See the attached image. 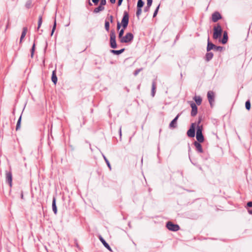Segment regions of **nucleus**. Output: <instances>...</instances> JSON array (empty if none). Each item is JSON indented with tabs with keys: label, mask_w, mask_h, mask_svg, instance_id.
I'll list each match as a JSON object with an SVG mask.
<instances>
[{
	"label": "nucleus",
	"mask_w": 252,
	"mask_h": 252,
	"mask_svg": "<svg viewBox=\"0 0 252 252\" xmlns=\"http://www.w3.org/2000/svg\"><path fill=\"white\" fill-rule=\"evenodd\" d=\"M129 22V15L127 11H124L123 17L122 19L121 24L122 29L119 32L118 37L120 40L123 37L125 30L127 28Z\"/></svg>",
	"instance_id": "obj_1"
},
{
	"label": "nucleus",
	"mask_w": 252,
	"mask_h": 252,
	"mask_svg": "<svg viewBox=\"0 0 252 252\" xmlns=\"http://www.w3.org/2000/svg\"><path fill=\"white\" fill-rule=\"evenodd\" d=\"M116 38L115 32L114 30H112L110 34V46L112 49H115L117 47Z\"/></svg>",
	"instance_id": "obj_2"
},
{
	"label": "nucleus",
	"mask_w": 252,
	"mask_h": 252,
	"mask_svg": "<svg viewBox=\"0 0 252 252\" xmlns=\"http://www.w3.org/2000/svg\"><path fill=\"white\" fill-rule=\"evenodd\" d=\"M222 30L221 26L218 24L216 26L214 27L213 38L217 39L221 36Z\"/></svg>",
	"instance_id": "obj_3"
},
{
	"label": "nucleus",
	"mask_w": 252,
	"mask_h": 252,
	"mask_svg": "<svg viewBox=\"0 0 252 252\" xmlns=\"http://www.w3.org/2000/svg\"><path fill=\"white\" fill-rule=\"evenodd\" d=\"M134 38L133 34L131 32H127L125 36L120 40L121 43H128L131 42Z\"/></svg>",
	"instance_id": "obj_4"
},
{
	"label": "nucleus",
	"mask_w": 252,
	"mask_h": 252,
	"mask_svg": "<svg viewBox=\"0 0 252 252\" xmlns=\"http://www.w3.org/2000/svg\"><path fill=\"white\" fill-rule=\"evenodd\" d=\"M166 227L171 231H177L180 229V226L179 225L174 224L171 221H168L166 223Z\"/></svg>",
	"instance_id": "obj_5"
},
{
	"label": "nucleus",
	"mask_w": 252,
	"mask_h": 252,
	"mask_svg": "<svg viewBox=\"0 0 252 252\" xmlns=\"http://www.w3.org/2000/svg\"><path fill=\"white\" fill-rule=\"evenodd\" d=\"M196 124L192 123L189 129L187 131V135L189 137H194L195 134Z\"/></svg>",
	"instance_id": "obj_6"
},
{
	"label": "nucleus",
	"mask_w": 252,
	"mask_h": 252,
	"mask_svg": "<svg viewBox=\"0 0 252 252\" xmlns=\"http://www.w3.org/2000/svg\"><path fill=\"white\" fill-rule=\"evenodd\" d=\"M6 182L9 184L10 187H12V174L11 170L5 171Z\"/></svg>",
	"instance_id": "obj_7"
},
{
	"label": "nucleus",
	"mask_w": 252,
	"mask_h": 252,
	"mask_svg": "<svg viewBox=\"0 0 252 252\" xmlns=\"http://www.w3.org/2000/svg\"><path fill=\"white\" fill-rule=\"evenodd\" d=\"M190 107L191 108V116L192 117H194L196 115L197 113V107L196 106V104H195L193 102L191 101L190 104Z\"/></svg>",
	"instance_id": "obj_8"
},
{
	"label": "nucleus",
	"mask_w": 252,
	"mask_h": 252,
	"mask_svg": "<svg viewBox=\"0 0 252 252\" xmlns=\"http://www.w3.org/2000/svg\"><path fill=\"white\" fill-rule=\"evenodd\" d=\"M180 114H178L175 118L170 122L169 127L170 128H175L177 126V120L179 117Z\"/></svg>",
	"instance_id": "obj_9"
},
{
	"label": "nucleus",
	"mask_w": 252,
	"mask_h": 252,
	"mask_svg": "<svg viewBox=\"0 0 252 252\" xmlns=\"http://www.w3.org/2000/svg\"><path fill=\"white\" fill-rule=\"evenodd\" d=\"M200 142L194 141L193 142V145L195 147V150L196 152L198 153H203V149L202 145L200 143Z\"/></svg>",
	"instance_id": "obj_10"
},
{
	"label": "nucleus",
	"mask_w": 252,
	"mask_h": 252,
	"mask_svg": "<svg viewBox=\"0 0 252 252\" xmlns=\"http://www.w3.org/2000/svg\"><path fill=\"white\" fill-rule=\"evenodd\" d=\"M207 98L211 106H212V102L214 101V93L213 91H210L208 92Z\"/></svg>",
	"instance_id": "obj_11"
},
{
	"label": "nucleus",
	"mask_w": 252,
	"mask_h": 252,
	"mask_svg": "<svg viewBox=\"0 0 252 252\" xmlns=\"http://www.w3.org/2000/svg\"><path fill=\"white\" fill-rule=\"evenodd\" d=\"M212 21L214 22H217L219 19L221 18V15L218 12H214L212 15Z\"/></svg>",
	"instance_id": "obj_12"
},
{
	"label": "nucleus",
	"mask_w": 252,
	"mask_h": 252,
	"mask_svg": "<svg viewBox=\"0 0 252 252\" xmlns=\"http://www.w3.org/2000/svg\"><path fill=\"white\" fill-rule=\"evenodd\" d=\"M99 239L101 241V242L102 243L103 246L109 251H112L111 248L109 245V244L105 241V240L102 238V237L100 235L99 236Z\"/></svg>",
	"instance_id": "obj_13"
},
{
	"label": "nucleus",
	"mask_w": 252,
	"mask_h": 252,
	"mask_svg": "<svg viewBox=\"0 0 252 252\" xmlns=\"http://www.w3.org/2000/svg\"><path fill=\"white\" fill-rule=\"evenodd\" d=\"M156 89V79H155L153 81L152 85L151 95L153 97H154L155 95Z\"/></svg>",
	"instance_id": "obj_14"
},
{
	"label": "nucleus",
	"mask_w": 252,
	"mask_h": 252,
	"mask_svg": "<svg viewBox=\"0 0 252 252\" xmlns=\"http://www.w3.org/2000/svg\"><path fill=\"white\" fill-rule=\"evenodd\" d=\"M215 47V45L212 43V42H210L209 38H208V43H207V52H209L211 50H214V48Z\"/></svg>",
	"instance_id": "obj_15"
},
{
	"label": "nucleus",
	"mask_w": 252,
	"mask_h": 252,
	"mask_svg": "<svg viewBox=\"0 0 252 252\" xmlns=\"http://www.w3.org/2000/svg\"><path fill=\"white\" fill-rule=\"evenodd\" d=\"M228 40V35L226 31H224L223 33V37L221 40V43L223 44L227 43Z\"/></svg>",
	"instance_id": "obj_16"
},
{
	"label": "nucleus",
	"mask_w": 252,
	"mask_h": 252,
	"mask_svg": "<svg viewBox=\"0 0 252 252\" xmlns=\"http://www.w3.org/2000/svg\"><path fill=\"white\" fill-rule=\"evenodd\" d=\"M214 54L212 52H208L205 55V60L207 62H209L211 60L213 57Z\"/></svg>",
	"instance_id": "obj_17"
},
{
	"label": "nucleus",
	"mask_w": 252,
	"mask_h": 252,
	"mask_svg": "<svg viewBox=\"0 0 252 252\" xmlns=\"http://www.w3.org/2000/svg\"><path fill=\"white\" fill-rule=\"evenodd\" d=\"M52 209H53V211L54 212L55 214H56L57 213V207L56 203V198L55 197H54L53 198Z\"/></svg>",
	"instance_id": "obj_18"
},
{
	"label": "nucleus",
	"mask_w": 252,
	"mask_h": 252,
	"mask_svg": "<svg viewBox=\"0 0 252 252\" xmlns=\"http://www.w3.org/2000/svg\"><path fill=\"white\" fill-rule=\"evenodd\" d=\"M51 79H52V81L54 83V84L55 85H56L57 84V81H58V78H57V75H56V71L55 70H54L52 72Z\"/></svg>",
	"instance_id": "obj_19"
},
{
	"label": "nucleus",
	"mask_w": 252,
	"mask_h": 252,
	"mask_svg": "<svg viewBox=\"0 0 252 252\" xmlns=\"http://www.w3.org/2000/svg\"><path fill=\"white\" fill-rule=\"evenodd\" d=\"M125 50V48L121 49V50H111L110 52L113 53L114 55H120V54H122V53H123L124 52Z\"/></svg>",
	"instance_id": "obj_20"
},
{
	"label": "nucleus",
	"mask_w": 252,
	"mask_h": 252,
	"mask_svg": "<svg viewBox=\"0 0 252 252\" xmlns=\"http://www.w3.org/2000/svg\"><path fill=\"white\" fill-rule=\"evenodd\" d=\"M196 138L197 140V142H203L204 141V137L203 134H196Z\"/></svg>",
	"instance_id": "obj_21"
},
{
	"label": "nucleus",
	"mask_w": 252,
	"mask_h": 252,
	"mask_svg": "<svg viewBox=\"0 0 252 252\" xmlns=\"http://www.w3.org/2000/svg\"><path fill=\"white\" fill-rule=\"evenodd\" d=\"M27 32V28L24 27L22 32V34L20 37V42H22L23 39L25 37L26 33Z\"/></svg>",
	"instance_id": "obj_22"
},
{
	"label": "nucleus",
	"mask_w": 252,
	"mask_h": 252,
	"mask_svg": "<svg viewBox=\"0 0 252 252\" xmlns=\"http://www.w3.org/2000/svg\"><path fill=\"white\" fill-rule=\"evenodd\" d=\"M104 9V7L99 5L97 7H96L94 10V13H97L99 12L100 11H103Z\"/></svg>",
	"instance_id": "obj_23"
},
{
	"label": "nucleus",
	"mask_w": 252,
	"mask_h": 252,
	"mask_svg": "<svg viewBox=\"0 0 252 252\" xmlns=\"http://www.w3.org/2000/svg\"><path fill=\"white\" fill-rule=\"evenodd\" d=\"M196 103L198 105H200L202 102V98L200 96H195L193 98Z\"/></svg>",
	"instance_id": "obj_24"
},
{
	"label": "nucleus",
	"mask_w": 252,
	"mask_h": 252,
	"mask_svg": "<svg viewBox=\"0 0 252 252\" xmlns=\"http://www.w3.org/2000/svg\"><path fill=\"white\" fill-rule=\"evenodd\" d=\"M203 126L202 125L196 126V134H202Z\"/></svg>",
	"instance_id": "obj_25"
},
{
	"label": "nucleus",
	"mask_w": 252,
	"mask_h": 252,
	"mask_svg": "<svg viewBox=\"0 0 252 252\" xmlns=\"http://www.w3.org/2000/svg\"><path fill=\"white\" fill-rule=\"evenodd\" d=\"M32 6V0H28L25 4V7L27 9H29L31 8Z\"/></svg>",
	"instance_id": "obj_26"
},
{
	"label": "nucleus",
	"mask_w": 252,
	"mask_h": 252,
	"mask_svg": "<svg viewBox=\"0 0 252 252\" xmlns=\"http://www.w3.org/2000/svg\"><path fill=\"white\" fill-rule=\"evenodd\" d=\"M21 117H22V115H21L17 121V124H16V130H18L20 129V125H21Z\"/></svg>",
	"instance_id": "obj_27"
},
{
	"label": "nucleus",
	"mask_w": 252,
	"mask_h": 252,
	"mask_svg": "<svg viewBox=\"0 0 252 252\" xmlns=\"http://www.w3.org/2000/svg\"><path fill=\"white\" fill-rule=\"evenodd\" d=\"M144 4V2L142 0H138L137 8H142Z\"/></svg>",
	"instance_id": "obj_28"
},
{
	"label": "nucleus",
	"mask_w": 252,
	"mask_h": 252,
	"mask_svg": "<svg viewBox=\"0 0 252 252\" xmlns=\"http://www.w3.org/2000/svg\"><path fill=\"white\" fill-rule=\"evenodd\" d=\"M42 23V16L40 15L38 18L37 30H38Z\"/></svg>",
	"instance_id": "obj_29"
},
{
	"label": "nucleus",
	"mask_w": 252,
	"mask_h": 252,
	"mask_svg": "<svg viewBox=\"0 0 252 252\" xmlns=\"http://www.w3.org/2000/svg\"><path fill=\"white\" fill-rule=\"evenodd\" d=\"M109 29H110L109 22L106 20L105 21V29L107 32H108L109 31Z\"/></svg>",
	"instance_id": "obj_30"
},
{
	"label": "nucleus",
	"mask_w": 252,
	"mask_h": 252,
	"mask_svg": "<svg viewBox=\"0 0 252 252\" xmlns=\"http://www.w3.org/2000/svg\"><path fill=\"white\" fill-rule=\"evenodd\" d=\"M57 23H56V19L54 20L53 27L51 31V35L52 36L54 32H55L56 28Z\"/></svg>",
	"instance_id": "obj_31"
},
{
	"label": "nucleus",
	"mask_w": 252,
	"mask_h": 252,
	"mask_svg": "<svg viewBox=\"0 0 252 252\" xmlns=\"http://www.w3.org/2000/svg\"><path fill=\"white\" fill-rule=\"evenodd\" d=\"M245 107L246 109L249 110L251 109V103L250 100H247L245 103Z\"/></svg>",
	"instance_id": "obj_32"
},
{
	"label": "nucleus",
	"mask_w": 252,
	"mask_h": 252,
	"mask_svg": "<svg viewBox=\"0 0 252 252\" xmlns=\"http://www.w3.org/2000/svg\"><path fill=\"white\" fill-rule=\"evenodd\" d=\"M202 155H201L202 158L205 160H207L209 158V155L208 154H205L203 152Z\"/></svg>",
	"instance_id": "obj_33"
},
{
	"label": "nucleus",
	"mask_w": 252,
	"mask_h": 252,
	"mask_svg": "<svg viewBox=\"0 0 252 252\" xmlns=\"http://www.w3.org/2000/svg\"><path fill=\"white\" fill-rule=\"evenodd\" d=\"M35 43H34L33 44V45H32V48L31 50V54L32 58L33 56V54H34V50H35Z\"/></svg>",
	"instance_id": "obj_34"
},
{
	"label": "nucleus",
	"mask_w": 252,
	"mask_h": 252,
	"mask_svg": "<svg viewBox=\"0 0 252 252\" xmlns=\"http://www.w3.org/2000/svg\"><path fill=\"white\" fill-rule=\"evenodd\" d=\"M223 49V47L221 46H217L215 45L214 50L216 51H220L221 52Z\"/></svg>",
	"instance_id": "obj_35"
},
{
	"label": "nucleus",
	"mask_w": 252,
	"mask_h": 252,
	"mask_svg": "<svg viewBox=\"0 0 252 252\" xmlns=\"http://www.w3.org/2000/svg\"><path fill=\"white\" fill-rule=\"evenodd\" d=\"M103 158H104V159L105 160V161L106 162L108 167L110 169H111V165H110V163L109 160L107 159V158L104 155L103 156Z\"/></svg>",
	"instance_id": "obj_36"
},
{
	"label": "nucleus",
	"mask_w": 252,
	"mask_h": 252,
	"mask_svg": "<svg viewBox=\"0 0 252 252\" xmlns=\"http://www.w3.org/2000/svg\"><path fill=\"white\" fill-rule=\"evenodd\" d=\"M142 12V8H137V11L136 13L137 17H139Z\"/></svg>",
	"instance_id": "obj_37"
},
{
	"label": "nucleus",
	"mask_w": 252,
	"mask_h": 252,
	"mask_svg": "<svg viewBox=\"0 0 252 252\" xmlns=\"http://www.w3.org/2000/svg\"><path fill=\"white\" fill-rule=\"evenodd\" d=\"M159 5H158L156 9H155V10L154 12V14H153V17H155L157 16L158 11V9H159Z\"/></svg>",
	"instance_id": "obj_38"
},
{
	"label": "nucleus",
	"mask_w": 252,
	"mask_h": 252,
	"mask_svg": "<svg viewBox=\"0 0 252 252\" xmlns=\"http://www.w3.org/2000/svg\"><path fill=\"white\" fill-rule=\"evenodd\" d=\"M142 68H139V69H136L134 73H133V74L134 76H136L138 74V73L142 70Z\"/></svg>",
	"instance_id": "obj_39"
},
{
	"label": "nucleus",
	"mask_w": 252,
	"mask_h": 252,
	"mask_svg": "<svg viewBox=\"0 0 252 252\" xmlns=\"http://www.w3.org/2000/svg\"><path fill=\"white\" fill-rule=\"evenodd\" d=\"M147 5L148 6V7H151L152 4L153 0H147Z\"/></svg>",
	"instance_id": "obj_40"
},
{
	"label": "nucleus",
	"mask_w": 252,
	"mask_h": 252,
	"mask_svg": "<svg viewBox=\"0 0 252 252\" xmlns=\"http://www.w3.org/2000/svg\"><path fill=\"white\" fill-rule=\"evenodd\" d=\"M106 0H100V5L103 6L104 5H105L106 4Z\"/></svg>",
	"instance_id": "obj_41"
},
{
	"label": "nucleus",
	"mask_w": 252,
	"mask_h": 252,
	"mask_svg": "<svg viewBox=\"0 0 252 252\" xmlns=\"http://www.w3.org/2000/svg\"><path fill=\"white\" fill-rule=\"evenodd\" d=\"M121 27V24L119 22H117V30H119L120 29Z\"/></svg>",
	"instance_id": "obj_42"
},
{
	"label": "nucleus",
	"mask_w": 252,
	"mask_h": 252,
	"mask_svg": "<svg viewBox=\"0 0 252 252\" xmlns=\"http://www.w3.org/2000/svg\"><path fill=\"white\" fill-rule=\"evenodd\" d=\"M150 8V7H148V6L147 5L146 7H145V8L144 9V11L145 12H148L149 11Z\"/></svg>",
	"instance_id": "obj_43"
},
{
	"label": "nucleus",
	"mask_w": 252,
	"mask_h": 252,
	"mask_svg": "<svg viewBox=\"0 0 252 252\" xmlns=\"http://www.w3.org/2000/svg\"><path fill=\"white\" fill-rule=\"evenodd\" d=\"M194 165H195L200 170L203 171V169L200 165L197 164H194Z\"/></svg>",
	"instance_id": "obj_44"
},
{
	"label": "nucleus",
	"mask_w": 252,
	"mask_h": 252,
	"mask_svg": "<svg viewBox=\"0 0 252 252\" xmlns=\"http://www.w3.org/2000/svg\"><path fill=\"white\" fill-rule=\"evenodd\" d=\"M247 206L249 207H252V201H249L247 203Z\"/></svg>",
	"instance_id": "obj_45"
},
{
	"label": "nucleus",
	"mask_w": 252,
	"mask_h": 252,
	"mask_svg": "<svg viewBox=\"0 0 252 252\" xmlns=\"http://www.w3.org/2000/svg\"><path fill=\"white\" fill-rule=\"evenodd\" d=\"M99 0H92V1L94 2V5H97L99 2Z\"/></svg>",
	"instance_id": "obj_46"
},
{
	"label": "nucleus",
	"mask_w": 252,
	"mask_h": 252,
	"mask_svg": "<svg viewBox=\"0 0 252 252\" xmlns=\"http://www.w3.org/2000/svg\"><path fill=\"white\" fill-rule=\"evenodd\" d=\"M109 20H110V21L111 23H112L113 21V17L112 15H110L109 16Z\"/></svg>",
	"instance_id": "obj_47"
},
{
	"label": "nucleus",
	"mask_w": 252,
	"mask_h": 252,
	"mask_svg": "<svg viewBox=\"0 0 252 252\" xmlns=\"http://www.w3.org/2000/svg\"><path fill=\"white\" fill-rule=\"evenodd\" d=\"M123 0H118V6H120L122 4Z\"/></svg>",
	"instance_id": "obj_48"
},
{
	"label": "nucleus",
	"mask_w": 252,
	"mask_h": 252,
	"mask_svg": "<svg viewBox=\"0 0 252 252\" xmlns=\"http://www.w3.org/2000/svg\"><path fill=\"white\" fill-rule=\"evenodd\" d=\"M119 134H120V137H121V136H122V127L121 126H120V127L119 128Z\"/></svg>",
	"instance_id": "obj_49"
},
{
	"label": "nucleus",
	"mask_w": 252,
	"mask_h": 252,
	"mask_svg": "<svg viewBox=\"0 0 252 252\" xmlns=\"http://www.w3.org/2000/svg\"><path fill=\"white\" fill-rule=\"evenodd\" d=\"M201 119L200 118H199V120L197 122V125H199L200 123H201Z\"/></svg>",
	"instance_id": "obj_50"
},
{
	"label": "nucleus",
	"mask_w": 252,
	"mask_h": 252,
	"mask_svg": "<svg viewBox=\"0 0 252 252\" xmlns=\"http://www.w3.org/2000/svg\"><path fill=\"white\" fill-rule=\"evenodd\" d=\"M110 2L111 3H115V2H116V0H110Z\"/></svg>",
	"instance_id": "obj_51"
},
{
	"label": "nucleus",
	"mask_w": 252,
	"mask_h": 252,
	"mask_svg": "<svg viewBox=\"0 0 252 252\" xmlns=\"http://www.w3.org/2000/svg\"><path fill=\"white\" fill-rule=\"evenodd\" d=\"M21 198L22 199H23L24 198V195H23V191L21 192Z\"/></svg>",
	"instance_id": "obj_52"
},
{
	"label": "nucleus",
	"mask_w": 252,
	"mask_h": 252,
	"mask_svg": "<svg viewBox=\"0 0 252 252\" xmlns=\"http://www.w3.org/2000/svg\"><path fill=\"white\" fill-rule=\"evenodd\" d=\"M248 212L250 214H252V210H249Z\"/></svg>",
	"instance_id": "obj_53"
},
{
	"label": "nucleus",
	"mask_w": 252,
	"mask_h": 252,
	"mask_svg": "<svg viewBox=\"0 0 252 252\" xmlns=\"http://www.w3.org/2000/svg\"><path fill=\"white\" fill-rule=\"evenodd\" d=\"M89 4L90 5H92V3L90 1V0L89 1Z\"/></svg>",
	"instance_id": "obj_54"
},
{
	"label": "nucleus",
	"mask_w": 252,
	"mask_h": 252,
	"mask_svg": "<svg viewBox=\"0 0 252 252\" xmlns=\"http://www.w3.org/2000/svg\"><path fill=\"white\" fill-rule=\"evenodd\" d=\"M140 85H139L138 86V87H137L138 89H140Z\"/></svg>",
	"instance_id": "obj_55"
},
{
	"label": "nucleus",
	"mask_w": 252,
	"mask_h": 252,
	"mask_svg": "<svg viewBox=\"0 0 252 252\" xmlns=\"http://www.w3.org/2000/svg\"><path fill=\"white\" fill-rule=\"evenodd\" d=\"M69 24H70V23H69L68 24L66 25H65V26H66V27L68 26L69 25Z\"/></svg>",
	"instance_id": "obj_56"
},
{
	"label": "nucleus",
	"mask_w": 252,
	"mask_h": 252,
	"mask_svg": "<svg viewBox=\"0 0 252 252\" xmlns=\"http://www.w3.org/2000/svg\"><path fill=\"white\" fill-rule=\"evenodd\" d=\"M179 37V35H177V36H176V39H177Z\"/></svg>",
	"instance_id": "obj_57"
},
{
	"label": "nucleus",
	"mask_w": 252,
	"mask_h": 252,
	"mask_svg": "<svg viewBox=\"0 0 252 252\" xmlns=\"http://www.w3.org/2000/svg\"><path fill=\"white\" fill-rule=\"evenodd\" d=\"M126 90H127V92L129 91V90L128 89H127V88L126 89Z\"/></svg>",
	"instance_id": "obj_58"
},
{
	"label": "nucleus",
	"mask_w": 252,
	"mask_h": 252,
	"mask_svg": "<svg viewBox=\"0 0 252 252\" xmlns=\"http://www.w3.org/2000/svg\"><path fill=\"white\" fill-rule=\"evenodd\" d=\"M181 77H182V73H181Z\"/></svg>",
	"instance_id": "obj_59"
}]
</instances>
